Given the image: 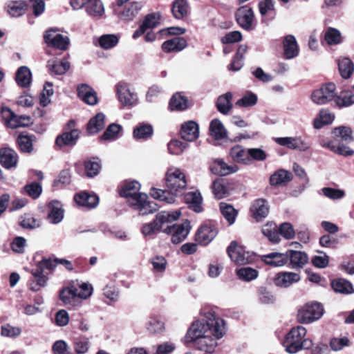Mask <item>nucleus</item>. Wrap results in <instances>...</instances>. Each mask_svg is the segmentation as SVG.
Returning <instances> with one entry per match:
<instances>
[{
    "label": "nucleus",
    "mask_w": 354,
    "mask_h": 354,
    "mask_svg": "<svg viewBox=\"0 0 354 354\" xmlns=\"http://www.w3.org/2000/svg\"><path fill=\"white\" fill-rule=\"evenodd\" d=\"M201 315V319L192 323L186 337L198 349L211 353L216 347L217 340L225 335L226 324L214 308H204Z\"/></svg>",
    "instance_id": "obj_1"
},
{
    "label": "nucleus",
    "mask_w": 354,
    "mask_h": 354,
    "mask_svg": "<svg viewBox=\"0 0 354 354\" xmlns=\"http://www.w3.org/2000/svg\"><path fill=\"white\" fill-rule=\"evenodd\" d=\"M165 180L169 191L153 188L151 189V196L156 200L167 204L175 203V195L182 193L187 187L185 175L176 167L169 168L165 175Z\"/></svg>",
    "instance_id": "obj_2"
},
{
    "label": "nucleus",
    "mask_w": 354,
    "mask_h": 354,
    "mask_svg": "<svg viewBox=\"0 0 354 354\" xmlns=\"http://www.w3.org/2000/svg\"><path fill=\"white\" fill-rule=\"evenodd\" d=\"M140 185L137 181L126 182L120 190V196L127 200L129 205L139 211L141 215H147L157 210L156 204L148 201V196L145 193L139 192Z\"/></svg>",
    "instance_id": "obj_3"
},
{
    "label": "nucleus",
    "mask_w": 354,
    "mask_h": 354,
    "mask_svg": "<svg viewBox=\"0 0 354 354\" xmlns=\"http://www.w3.org/2000/svg\"><path fill=\"white\" fill-rule=\"evenodd\" d=\"M306 330L304 327L298 326L292 328L286 335L284 342L286 351L291 354L296 353L303 348H309L312 346V341L305 339Z\"/></svg>",
    "instance_id": "obj_4"
},
{
    "label": "nucleus",
    "mask_w": 354,
    "mask_h": 354,
    "mask_svg": "<svg viewBox=\"0 0 354 354\" xmlns=\"http://www.w3.org/2000/svg\"><path fill=\"white\" fill-rule=\"evenodd\" d=\"M181 215L180 210L174 212H161L158 213L155 220L150 223H146L142 228V233L145 236H152L157 232L161 230L163 232L165 226L168 223H172L179 218Z\"/></svg>",
    "instance_id": "obj_5"
},
{
    "label": "nucleus",
    "mask_w": 354,
    "mask_h": 354,
    "mask_svg": "<svg viewBox=\"0 0 354 354\" xmlns=\"http://www.w3.org/2000/svg\"><path fill=\"white\" fill-rule=\"evenodd\" d=\"M324 314L321 304L313 301L306 303L298 310L297 319L301 324H310L318 320Z\"/></svg>",
    "instance_id": "obj_6"
},
{
    "label": "nucleus",
    "mask_w": 354,
    "mask_h": 354,
    "mask_svg": "<svg viewBox=\"0 0 354 354\" xmlns=\"http://www.w3.org/2000/svg\"><path fill=\"white\" fill-rule=\"evenodd\" d=\"M115 88L118 100L122 106H133L138 103V95L132 91L129 84L120 82L116 84Z\"/></svg>",
    "instance_id": "obj_7"
},
{
    "label": "nucleus",
    "mask_w": 354,
    "mask_h": 354,
    "mask_svg": "<svg viewBox=\"0 0 354 354\" xmlns=\"http://www.w3.org/2000/svg\"><path fill=\"white\" fill-rule=\"evenodd\" d=\"M168 223L165 226L163 232L171 234V241L175 244H178L184 241L189 234L191 229L190 223L185 220L183 223L178 225H171Z\"/></svg>",
    "instance_id": "obj_8"
},
{
    "label": "nucleus",
    "mask_w": 354,
    "mask_h": 354,
    "mask_svg": "<svg viewBox=\"0 0 354 354\" xmlns=\"http://www.w3.org/2000/svg\"><path fill=\"white\" fill-rule=\"evenodd\" d=\"M1 114L7 127L12 129L26 127L32 124L31 117L28 115L18 116L7 107L2 108Z\"/></svg>",
    "instance_id": "obj_9"
},
{
    "label": "nucleus",
    "mask_w": 354,
    "mask_h": 354,
    "mask_svg": "<svg viewBox=\"0 0 354 354\" xmlns=\"http://www.w3.org/2000/svg\"><path fill=\"white\" fill-rule=\"evenodd\" d=\"M45 43L53 48L66 50L70 44L69 38L62 35L58 29L50 28L46 31L44 35Z\"/></svg>",
    "instance_id": "obj_10"
},
{
    "label": "nucleus",
    "mask_w": 354,
    "mask_h": 354,
    "mask_svg": "<svg viewBox=\"0 0 354 354\" xmlns=\"http://www.w3.org/2000/svg\"><path fill=\"white\" fill-rule=\"evenodd\" d=\"M227 254L230 259L238 265L248 264L253 260L252 254L236 241H232L228 246Z\"/></svg>",
    "instance_id": "obj_11"
},
{
    "label": "nucleus",
    "mask_w": 354,
    "mask_h": 354,
    "mask_svg": "<svg viewBox=\"0 0 354 354\" xmlns=\"http://www.w3.org/2000/svg\"><path fill=\"white\" fill-rule=\"evenodd\" d=\"M71 5L75 10L84 8L86 12L93 17H100L104 12L101 0H71Z\"/></svg>",
    "instance_id": "obj_12"
},
{
    "label": "nucleus",
    "mask_w": 354,
    "mask_h": 354,
    "mask_svg": "<svg viewBox=\"0 0 354 354\" xmlns=\"http://www.w3.org/2000/svg\"><path fill=\"white\" fill-rule=\"evenodd\" d=\"M335 89L336 86L333 83L329 82L323 84L319 88L313 92L311 99L315 104L319 105L326 104L334 99Z\"/></svg>",
    "instance_id": "obj_13"
},
{
    "label": "nucleus",
    "mask_w": 354,
    "mask_h": 354,
    "mask_svg": "<svg viewBox=\"0 0 354 354\" xmlns=\"http://www.w3.org/2000/svg\"><path fill=\"white\" fill-rule=\"evenodd\" d=\"M218 234L216 226L210 223L201 225L195 234V241L197 243L206 246L211 243Z\"/></svg>",
    "instance_id": "obj_14"
},
{
    "label": "nucleus",
    "mask_w": 354,
    "mask_h": 354,
    "mask_svg": "<svg viewBox=\"0 0 354 354\" xmlns=\"http://www.w3.org/2000/svg\"><path fill=\"white\" fill-rule=\"evenodd\" d=\"M275 142L281 146L300 151H306L310 147V142L301 136L277 138Z\"/></svg>",
    "instance_id": "obj_15"
},
{
    "label": "nucleus",
    "mask_w": 354,
    "mask_h": 354,
    "mask_svg": "<svg viewBox=\"0 0 354 354\" xmlns=\"http://www.w3.org/2000/svg\"><path fill=\"white\" fill-rule=\"evenodd\" d=\"M254 12L252 8L247 6L239 8L236 12V19L238 24L246 30H252L254 21Z\"/></svg>",
    "instance_id": "obj_16"
},
{
    "label": "nucleus",
    "mask_w": 354,
    "mask_h": 354,
    "mask_svg": "<svg viewBox=\"0 0 354 354\" xmlns=\"http://www.w3.org/2000/svg\"><path fill=\"white\" fill-rule=\"evenodd\" d=\"M78 97L84 103L94 106L98 102L96 91L87 84H81L77 87Z\"/></svg>",
    "instance_id": "obj_17"
},
{
    "label": "nucleus",
    "mask_w": 354,
    "mask_h": 354,
    "mask_svg": "<svg viewBox=\"0 0 354 354\" xmlns=\"http://www.w3.org/2000/svg\"><path fill=\"white\" fill-rule=\"evenodd\" d=\"M210 171L218 176H226L236 172L239 170L237 165H228L222 159H214L209 164Z\"/></svg>",
    "instance_id": "obj_18"
},
{
    "label": "nucleus",
    "mask_w": 354,
    "mask_h": 354,
    "mask_svg": "<svg viewBox=\"0 0 354 354\" xmlns=\"http://www.w3.org/2000/svg\"><path fill=\"white\" fill-rule=\"evenodd\" d=\"M301 277L299 274L293 272H281L276 274L274 283L280 288H287L298 282Z\"/></svg>",
    "instance_id": "obj_19"
},
{
    "label": "nucleus",
    "mask_w": 354,
    "mask_h": 354,
    "mask_svg": "<svg viewBox=\"0 0 354 354\" xmlns=\"http://www.w3.org/2000/svg\"><path fill=\"white\" fill-rule=\"evenodd\" d=\"M181 138L188 142L195 141L199 136V127L198 124L192 120L187 121L182 124L180 130Z\"/></svg>",
    "instance_id": "obj_20"
},
{
    "label": "nucleus",
    "mask_w": 354,
    "mask_h": 354,
    "mask_svg": "<svg viewBox=\"0 0 354 354\" xmlns=\"http://www.w3.org/2000/svg\"><path fill=\"white\" fill-rule=\"evenodd\" d=\"M187 46V42L184 37H174L164 41L162 49L165 53L180 52Z\"/></svg>",
    "instance_id": "obj_21"
},
{
    "label": "nucleus",
    "mask_w": 354,
    "mask_h": 354,
    "mask_svg": "<svg viewBox=\"0 0 354 354\" xmlns=\"http://www.w3.org/2000/svg\"><path fill=\"white\" fill-rule=\"evenodd\" d=\"M80 137V131L74 129L58 136L55 140V144L62 147L64 146H73Z\"/></svg>",
    "instance_id": "obj_22"
},
{
    "label": "nucleus",
    "mask_w": 354,
    "mask_h": 354,
    "mask_svg": "<svg viewBox=\"0 0 354 354\" xmlns=\"http://www.w3.org/2000/svg\"><path fill=\"white\" fill-rule=\"evenodd\" d=\"M250 211L252 217L257 221H260L268 216L269 207L265 200L257 199L253 203Z\"/></svg>",
    "instance_id": "obj_23"
},
{
    "label": "nucleus",
    "mask_w": 354,
    "mask_h": 354,
    "mask_svg": "<svg viewBox=\"0 0 354 354\" xmlns=\"http://www.w3.org/2000/svg\"><path fill=\"white\" fill-rule=\"evenodd\" d=\"M286 254L292 268H301L308 261V255L304 252L290 250Z\"/></svg>",
    "instance_id": "obj_24"
},
{
    "label": "nucleus",
    "mask_w": 354,
    "mask_h": 354,
    "mask_svg": "<svg viewBox=\"0 0 354 354\" xmlns=\"http://www.w3.org/2000/svg\"><path fill=\"white\" fill-rule=\"evenodd\" d=\"M49 212L48 219L53 224L60 223L64 218V209L62 204L57 201L50 202L48 205Z\"/></svg>",
    "instance_id": "obj_25"
},
{
    "label": "nucleus",
    "mask_w": 354,
    "mask_h": 354,
    "mask_svg": "<svg viewBox=\"0 0 354 354\" xmlns=\"http://www.w3.org/2000/svg\"><path fill=\"white\" fill-rule=\"evenodd\" d=\"M283 54L286 59H292L299 54V48L296 39L292 35H287L283 42Z\"/></svg>",
    "instance_id": "obj_26"
},
{
    "label": "nucleus",
    "mask_w": 354,
    "mask_h": 354,
    "mask_svg": "<svg viewBox=\"0 0 354 354\" xmlns=\"http://www.w3.org/2000/svg\"><path fill=\"white\" fill-rule=\"evenodd\" d=\"M17 153L10 148H4L0 150V163L6 169L15 167L17 162Z\"/></svg>",
    "instance_id": "obj_27"
},
{
    "label": "nucleus",
    "mask_w": 354,
    "mask_h": 354,
    "mask_svg": "<svg viewBox=\"0 0 354 354\" xmlns=\"http://www.w3.org/2000/svg\"><path fill=\"white\" fill-rule=\"evenodd\" d=\"M171 12L176 19H183L188 16L190 7L187 0H175L171 6Z\"/></svg>",
    "instance_id": "obj_28"
},
{
    "label": "nucleus",
    "mask_w": 354,
    "mask_h": 354,
    "mask_svg": "<svg viewBox=\"0 0 354 354\" xmlns=\"http://www.w3.org/2000/svg\"><path fill=\"white\" fill-rule=\"evenodd\" d=\"M75 202L80 206L91 209L96 207L99 203L98 197L95 194L81 192L75 196Z\"/></svg>",
    "instance_id": "obj_29"
},
{
    "label": "nucleus",
    "mask_w": 354,
    "mask_h": 354,
    "mask_svg": "<svg viewBox=\"0 0 354 354\" xmlns=\"http://www.w3.org/2000/svg\"><path fill=\"white\" fill-rule=\"evenodd\" d=\"M263 261L271 266L281 267L286 264L288 257L286 253L272 252L262 257Z\"/></svg>",
    "instance_id": "obj_30"
},
{
    "label": "nucleus",
    "mask_w": 354,
    "mask_h": 354,
    "mask_svg": "<svg viewBox=\"0 0 354 354\" xmlns=\"http://www.w3.org/2000/svg\"><path fill=\"white\" fill-rule=\"evenodd\" d=\"M209 134L215 140H220L227 138V131L219 120L214 119L209 124Z\"/></svg>",
    "instance_id": "obj_31"
},
{
    "label": "nucleus",
    "mask_w": 354,
    "mask_h": 354,
    "mask_svg": "<svg viewBox=\"0 0 354 354\" xmlns=\"http://www.w3.org/2000/svg\"><path fill=\"white\" fill-rule=\"evenodd\" d=\"M185 200L189 207L196 212H201L202 208V196L198 192H190L185 194Z\"/></svg>",
    "instance_id": "obj_32"
},
{
    "label": "nucleus",
    "mask_w": 354,
    "mask_h": 354,
    "mask_svg": "<svg viewBox=\"0 0 354 354\" xmlns=\"http://www.w3.org/2000/svg\"><path fill=\"white\" fill-rule=\"evenodd\" d=\"M142 6L139 2H131L124 8L123 10L119 15V17L125 21L133 20V18L138 14Z\"/></svg>",
    "instance_id": "obj_33"
},
{
    "label": "nucleus",
    "mask_w": 354,
    "mask_h": 354,
    "mask_svg": "<svg viewBox=\"0 0 354 354\" xmlns=\"http://www.w3.org/2000/svg\"><path fill=\"white\" fill-rule=\"evenodd\" d=\"M334 119V114L326 109H322L313 120V127L319 129L324 125L331 124Z\"/></svg>",
    "instance_id": "obj_34"
},
{
    "label": "nucleus",
    "mask_w": 354,
    "mask_h": 354,
    "mask_svg": "<svg viewBox=\"0 0 354 354\" xmlns=\"http://www.w3.org/2000/svg\"><path fill=\"white\" fill-rule=\"evenodd\" d=\"M15 80L19 86H28L32 80L30 70L27 66L19 67L16 73Z\"/></svg>",
    "instance_id": "obj_35"
},
{
    "label": "nucleus",
    "mask_w": 354,
    "mask_h": 354,
    "mask_svg": "<svg viewBox=\"0 0 354 354\" xmlns=\"http://www.w3.org/2000/svg\"><path fill=\"white\" fill-rule=\"evenodd\" d=\"M105 115L102 113H97L90 119L87 124V130L90 133H95L104 129L105 126Z\"/></svg>",
    "instance_id": "obj_36"
},
{
    "label": "nucleus",
    "mask_w": 354,
    "mask_h": 354,
    "mask_svg": "<svg viewBox=\"0 0 354 354\" xmlns=\"http://www.w3.org/2000/svg\"><path fill=\"white\" fill-rule=\"evenodd\" d=\"M232 93L227 92L218 97L216 102V107L218 110L223 114H227L232 108Z\"/></svg>",
    "instance_id": "obj_37"
},
{
    "label": "nucleus",
    "mask_w": 354,
    "mask_h": 354,
    "mask_svg": "<svg viewBox=\"0 0 354 354\" xmlns=\"http://www.w3.org/2000/svg\"><path fill=\"white\" fill-rule=\"evenodd\" d=\"M47 66L51 73L55 75H63L68 71L70 63L66 60L57 62L52 59L48 62Z\"/></svg>",
    "instance_id": "obj_38"
},
{
    "label": "nucleus",
    "mask_w": 354,
    "mask_h": 354,
    "mask_svg": "<svg viewBox=\"0 0 354 354\" xmlns=\"http://www.w3.org/2000/svg\"><path fill=\"white\" fill-rule=\"evenodd\" d=\"M292 174L286 170L280 169L274 173L270 178V184L273 186L281 185L290 181Z\"/></svg>",
    "instance_id": "obj_39"
},
{
    "label": "nucleus",
    "mask_w": 354,
    "mask_h": 354,
    "mask_svg": "<svg viewBox=\"0 0 354 354\" xmlns=\"http://www.w3.org/2000/svg\"><path fill=\"white\" fill-rule=\"evenodd\" d=\"M331 286L335 292L341 294H351L354 292L352 284L343 279L333 280Z\"/></svg>",
    "instance_id": "obj_40"
},
{
    "label": "nucleus",
    "mask_w": 354,
    "mask_h": 354,
    "mask_svg": "<svg viewBox=\"0 0 354 354\" xmlns=\"http://www.w3.org/2000/svg\"><path fill=\"white\" fill-rule=\"evenodd\" d=\"M189 106L187 99L179 93L173 95L169 102L171 111H183Z\"/></svg>",
    "instance_id": "obj_41"
},
{
    "label": "nucleus",
    "mask_w": 354,
    "mask_h": 354,
    "mask_svg": "<svg viewBox=\"0 0 354 354\" xmlns=\"http://www.w3.org/2000/svg\"><path fill=\"white\" fill-rule=\"evenodd\" d=\"M339 71L342 77L348 79L354 71V64L353 62L347 57L342 58L338 62Z\"/></svg>",
    "instance_id": "obj_42"
},
{
    "label": "nucleus",
    "mask_w": 354,
    "mask_h": 354,
    "mask_svg": "<svg viewBox=\"0 0 354 354\" xmlns=\"http://www.w3.org/2000/svg\"><path fill=\"white\" fill-rule=\"evenodd\" d=\"M90 345L89 339L85 336L75 338L73 342V347L76 354H85L89 350Z\"/></svg>",
    "instance_id": "obj_43"
},
{
    "label": "nucleus",
    "mask_w": 354,
    "mask_h": 354,
    "mask_svg": "<svg viewBox=\"0 0 354 354\" xmlns=\"http://www.w3.org/2000/svg\"><path fill=\"white\" fill-rule=\"evenodd\" d=\"M152 134L153 127L149 124H139L133 132V138L136 140L148 139Z\"/></svg>",
    "instance_id": "obj_44"
},
{
    "label": "nucleus",
    "mask_w": 354,
    "mask_h": 354,
    "mask_svg": "<svg viewBox=\"0 0 354 354\" xmlns=\"http://www.w3.org/2000/svg\"><path fill=\"white\" fill-rule=\"evenodd\" d=\"M335 104L339 107H346L354 104V94L350 91H344L335 98Z\"/></svg>",
    "instance_id": "obj_45"
},
{
    "label": "nucleus",
    "mask_w": 354,
    "mask_h": 354,
    "mask_svg": "<svg viewBox=\"0 0 354 354\" xmlns=\"http://www.w3.org/2000/svg\"><path fill=\"white\" fill-rule=\"evenodd\" d=\"M212 192L216 198L221 199L228 196V189L222 179H216L212 183Z\"/></svg>",
    "instance_id": "obj_46"
},
{
    "label": "nucleus",
    "mask_w": 354,
    "mask_h": 354,
    "mask_svg": "<svg viewBox=\"0 0 354 354\" xmlns=\"http://www.w3.org/2000/svg\"><path fill=\"white\" fill-rule=\"evenodd\" d=\"M26 10V4L24 1H13L7 5V12L13 17L21 16Z\"/></svg>",
    "instance_id": "obj_47"
},
{
    "label": "nucleus",
    "mask_w": 354,
    "mask_h": 354,
    "mask_svg": "<svg viewBox=\"0 0 354 354\" xmlns=\"http://www.w3.org/2000/svg\"><path fill=\"white\" fill-rule=\"evenodd\" d=\"M220 209L223 217L226 219L230 225H232L238 214L236 209L233 206L224 203H220Z\"/></svg>",
    "instance_id": "obj_48"
},
{
    "label": "nucleus",
    "mask_w": 354,
    "mask_h": 354,
    "mask_svg": "<svg viewBox=\"0 0 354 354\" xmlns=\"http://www.w3.org/2000/svg\"><path fill=\"white\" fill-rule=\"evenodd\" d=\"M238 278L245 281H250L257 278L258 271L250 267H244L236 270Z\"/></svg>",
    "instance_id": "obj_49"
},
{
    "label": "nucleus",
    "mask_w": 354,
    "mask_h": 354,
    "mask_svg": "<svg viewBox=\"0 0 354 354\" xmlns=\"http://www.w3.org/2000/svg\"><path fill=\"white\" fill-rule=\"evenodd\" d=\"M59 297L66 305L72 304L77 297V288L73 286L63 288L60 291Z\"/></svg>",
    "instance_id": "obj_50"
},
{
    "label": "nucleus",
    "mask_w": 354,
    "mask_h": 354,
    "mask_svg": "<svg viewBox=\"0 0 354 354\" xmlns=\"http://www.w3.org/2000/svg\"><path fill=\"white\" fill-rule=\"evenodd\" d=\"M324 39L330 46L339 44L342 42L341 33L337 29L329 28L325 32Z\"/></svg>",
    "instance_id": "obj_51"
},
{
    "label": "nucleus",
    "mask_w": 354,
    "mask_h": 354,
    "mask_svg": "<svg viewBox=\"0 0 354 354\" xmlns=\"http://www.w3.org/2000/svg\"><path fill=\"white\" fill-rule=\"evenodd\" d=\"M258 101L257 95L252 92H247L240 100H237L235 105L238 107H250L254 106Z\"/></svg>",
    "instance_id": "obj_52"
},
{
    "label": "nucleus",
    "mask_w": 354,
    "mask_h": 354,
    "mask_svg": "<svg viewBox=\"0 0 354 354\" xmlns=\"http://www.w3.org/2000/svg\"><path fill=\"white\" fill-rule=\"evenodd\" d=\"M247 155L248 152H246L245 149L239 145L232 147L230 150V156L236 162L247 163L248 161Z\"/></svg>",
    "instance_id": "obj_53"
},
{
    "label": "nucleus",
    "mask_w": 354,
    "mask_h": 354,
    "mask_svg": "<svg viewBox=\"0 0 354 354\" xmlns=\"http://www.w3.org/2000/svg\"><path fill=\"white\" fill-rule=\"evenodd\" d=\"M53 84L46 82L39 95V103L42 106H46L50 102V97L53 95Z\"/></svg>",
    "instance_id": "obj_54"
},
{
    "label": "nucleus",
    "mask_w": 354,
    "mask_h": 354,
    "mask_svg": "<svg viewBox=\"0 0 354 354\" xmlns=\"http://www.w3.org/2000/svg\"><path fill=\"white\" fill-rule=\"evenodd\" d=\"M118 37L115 35H103L99 39V44L104 49H109L117 45Z\"/></svg>",
    "instance_id": "obj_55"
},
{
    "label": "nucleus",
    "mask_w": 354,
    "mask_h": 354,
    "mask_svg": "<svg viewBox=\"0 0 354 354\" xmlns=\"http://www.w3.org/2000/svg\"><path fill=\"white\" fill-rule=\"evenodd\" d=\"M263 234L273 243H278L280 240L277 226L274 224H267L262 228Z\"/></svg>",
    "instance_id": "obj_56"
},
{
    "label": "nucleus",
    "mask_w": 354,
    "mask_h": 354,
    "mask_svg": "<svg viewBox=\"0 0 354 354\" xmlns=\"http://www.w3.org/2000/svg\"><path fill=\"white\" fill-rule=\"evenodd\" d=\"M187 147L188 145L187 143L178 140H172L167 145L169 153L173 155H180Z\"/></svg>",
    "instance_id": "obj_57"
},
{
    "label": "nucleus",
    "mask_w": 354,
    "mask_h": 354,
    "mask_svg": "<svg viewBox=\"0 0 354 354\" xmlns=\"http://www.w3.org/2000/svg\"><path fill=\"white\" fill-rule=\"evenodd\" d=\"M21 333L19 327L14 326L10 324H6L1 327V335L6 337L15 338Z\"/></svg>",
    "instance_id": "obj_58"
},
{
    "label": "nucleus",
    "mask_w": 354,
    "mask_h": 354,
    "mask_svg": "<svg viewBox=\"0 0 354 354\" xmlns=\"http://www.w3.org/2000/svg\"><path fill=\"white\" fill-rule=\"evenodd\" d=\"M147 329L151 333H159L165 328L164 323L156 317H151L147 324Z\"/></svg>",
    "instance_id": "obj_59"
},
{
    "label": "nucleus",
    "mask_w": 354,
    "mask_h": 354,
    "mask_svg": "<svg viewBox=\"0 0 354 354\" xmlns=\"http://www.w3.org/2000/svg\"><path fill=\"white\" fill-rule=\"evenodd\" d=\"M311 263L316 268H324L328 265L329 257L326 253L318 252V254L312 258Z\"/></svg>",
    "instance_id": "obj_60"
},
{
    "label": "nucleus",
    "mask_w": 354,
    "mask_h": 354,
    "mask_svg": "<svg viewBox=\"0 0 354 354\" xmlns=\"http://www.w3.org/2000/svg\"><path fill=\"white\" fill-rule=\"evenodd\" d=\"M17 142L23 152H30L32 150V139L31 136L19 135L17 138Z\"/></svg>",
    "instance_id": "obj_61"
},
{
    "label": "nucleus",
    "mask_w": 354,
    "mask_h": 354,
    "mask_svg": "<svg viewBox=\"0 0 354 354\" xmlns=\"http://www.w3.org/2000/svg\"><path fill=\"white\" fill-rule=\"evenodd\" d=\"M26 193L32 198H37L42 192V187L38 183H32L24 187Z\"/></svg>",
    "instance_id": "obj_62"
},
{
    "label": "nucleus",
    "mask_w": 354,
    "mask_h": 354,
    "mask_svg": "<svg viewBox=\"0 0 354 354\" xmlns=\"http://www.w3.org/2000/svg\"><path fill=\"white\" fill-rule=\"evenodd\" d=\"M151 263L155 272H162L166 270L167 262L162 256H156L151 259Z\"/></svg>",
    "instance_id": "obj_63"
},
{
    "label": "nucleus",
    "mask_w": 354,
    "mask_h": 354,
    "mask_svg": "<svg viewBox=\"0 0 354 354\" xmlns=\"http://www.w3.org/2000/svg\"><path fill=\"white\" fill-rule=\"evenodd\" d=\"M322 192L325 196L332 200L340 199L345 195L344 191L330 187L322 188Z\"/></svg>",
    "instance_id": "obj_64"
}]
</instances>
